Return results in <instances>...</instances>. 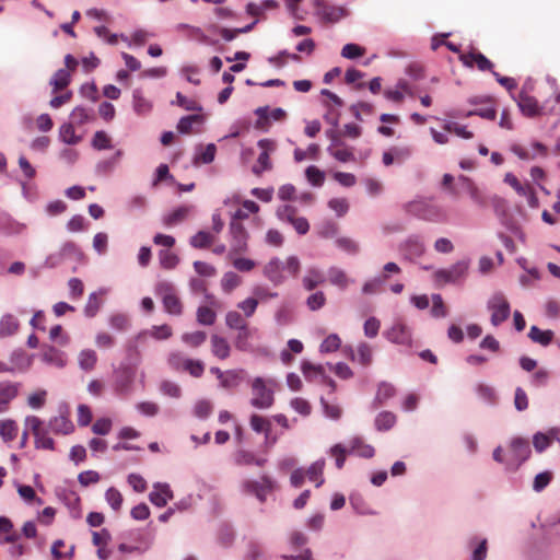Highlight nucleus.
<instances>
[{
  "mask_svg": "<svg viewBox=\"0 0 560 560\" xmlns=\"http://www.w3.org/2000/svg\"><path fill=\"white\" fill-rule=\"evenodd\" d=\"M217 153V147L213 143H209L205 147L199 154L195 156L194 163L199 164H209L214 160Z\"/></svg>",
  "mask_w": 560,
  "mask_h": 560,
  "instance_id": "53",
  "label": "nucleus"
},
{
  "mask_svg": "<svg viewBox=\"0 0 560 560\" xmlns=\"http://www.w3.org/2000/svg\"><path fill=\"white\" fill-rule=\"evenodd\" d=\"M358 361L360 364L366 366L371 364L373 358V350L366 342H361L357 349Z\"/></svg>",
  "mask_w": 560,
  "mask_h": 560,
  "instance_id": "60",
  "label": "nucleus"
},
{
  "mask_svg": "<svg viewBox=\"0 0 560 560\" xmlns=\"http://www.w3.org/2000/svg\"><path fill=\"white\" fill-rule=\"evenodd\" d=\"M259 206L253 200H244L242 202V208L237 209L232 217L231 221L241 222L246 220L249 213H257L259 211Z\"/></svg>",
  "mask_w": 560,
  "mask_h": 560,
  "instance_id": "37",
  "label": "nucleus"
},
{
  "mask_svg": "<svg viewBox=\"0 0 560 560\" xmlns=\"http://www.w3.org/2000/svg\"><path fill=\"white\" fill-rule=\"evenodd\" d=\"M396 416L390 411H383L375 418V428L378 431H387L396 423Z\"/></svg>",
  "mask_w": 560,
  "mask_h": 560,
  "instance_id": "44",
  "label": "nucleus"
},
{
  "mask_svg": "<svg viewBox=\"0 0 560 560\" xmlns=\"http://www.w3.org/2000/svg\"><path fill=\"white\" fill-rule=\"evenodd\" d=\"M528 337L536 343L548 346L552 341L553 332L551 330H541L537 326H532Z\"/></svg>",
  "mask_w": 560,
  "mask_h": 560,
  "instance_id": "42",
  "label": "nucleus"
},
{
  "mask_svg": "<svg viewBox=\"0 0 560 560\" xmlns=\"http://www.w3.org/2000/svg\"><path fill=\"white\" fill-rule=\"evenodd\" d=\"M328 281L340 290H346L354 281L347 272L338 267H330L327 271Z\"/></svg>",
  "mask_w": 560,
  "mask_h": 560,
  "instance_id": "22",
  "label": "nucleus"
},
{
  "mask_svg": "<svg viewBox=\"0 0 560 560\" xmlns=\"http://www.w3.org/2000/svg\"><path fill=\"white\" fill-rule=\"evenodd\" d=\"M325 467V460L319 459L313 463L307 470H305V477L312 482H315L316 487H320L324 483L323 470Z\"/></svg>",
  "mask_w": 560,
  "mask_h": 560,
  "instance_id": "31",
  "label": "nucleus"
},
{
  "mask_svg": "<svg viewBox=\"0 0 560 560\" xmlns=\"http://www.w3.org/2000/svg\"><path fill=\"white\" fill-rule=\"evenodd\" d=\"M407 211L422 220L431 222L447 221V213L442 207L424 200L409 202L407 205Z\"/></svg>",
  "mask_w": 560,
  "mask_h": 560,
  "instance_id": "2",
  "label": "nucleus"
},
{
  "mask_svg": "<svg viewBox=\"0 0 560 560\" xmlns=\"http://www.w3.org/2000/svg\"><path fill=\"white\" fill-rule=\"evenodd\" d=\"M217 319L215 312L208 306H200L197 311V320L201 325H213Z\"/></svg>",
  "mask_w": 560,
  "mask_h": 560,
  "instance_id": "55",
  "label": "nucleus"
},
{
  "mask_svg": "<svg viewBox=\"0 0 560 560\" xmlns=\"http://www.w3.org/2000/svg\"><path fill=\"white\" fill-rule=\"evenodd\" d=\"M230 252L229 256H237L248 248V233L242 222L231 221L229 226Z\"/></svg>",
  "mask_w": 560,
  "mask_h": 560,
  "instance_id": "5",
  "label": "nucleus"
},
{
  "mask_svg": "<svg viewBox=\"0 0 560 560\" xmlns=\"http://www.w3.org/2000/svg\"><path fill=\"white\" fill-rule=\"evenodd\" d=\"M71 82V74L69 70L59 69L50 80L54 88V93L66 89Z\"/></svg>",
  "mask_w": 560,
  "mask_h": 560,
  "instance_id": "43",
  "label": "nucleus"
},
{
  "mask_svg": "<svg viewBox=\"0 0 560 560\" xmlns=\"http://www.w3.org/2000/svg\"><path fill=\"white\" fill-rule=\"evenodd\" d=\"M468 262L457 261L447 269H440L434 273V279L440 284L455 283L464 279L468 271Z\"/></svg>",
  "mask_w": 560,
  "mask_h": 560,
  "instance_id": "7",
  "label": "nucleus"
},
{
  "mask_svg": "<svg viewBox=\"0 0 560 560\" xmlns=\"http://www.w3.org/2000/svg\"><path fill=\"white\" fill-rule=\"evenodd\" d=\"M133 108L140 115L148 114L152 108V104L143 96L140 90L133 91Z\"/></svg>",
  "mask_w": 560,
  "mask_h": 560,
  "instance_id": "48",
  "label": "nucleus"
},
{
  "mask_svg": "<svg viewBox=\"0 0 560 560\" xmlns=\"http://www.w3.org/2000/svg\"><path fill=\"white\" fill-rule=\"evenodd\" d=\"M557 430L551 429L548 433L538 432L534 435L533 444L537 452L545 451L557 435Z\"/></svg>",
  "mask_w": 560,
  "mask_h": 560,
  "instance_id": "41",
  "label": "nucleus"
},
{
  "mask_svg": "<svg viewBox=\"0 0 560 560\" xmlns=\"http://www.w3.org/2000/svg\"><path fill=\"white\" fill-rule=\"evenodd\" d=\"M282 271V261L279 258L270 259L264 267V275L276 285L281 284L285 279Z\"/></svg>",
  "mask_w": 560,
  "mask_h": 560,
  "instance_id": "20",
  "label": "nucleus"
},
{
  "mask_svg": "<svg viewBox=\"0 0 560 560\" xmlns=\"http://www.w3.org/2000/svg\"><path fill=\"white\" fill-rule=\"evenodd\" d=\"M307 180L314 186H322L325 180V173L318 167L311 165L305 171Z\"/></svg>",
  "mask_w": 560,
  "mask_h": 560,
  "instance_id": "61",
  "label": "nucleus"
},
{
  "mask_svg": "<svg viewBox=\"0 0 560 560\" xmlns=\"http://www.w3.org/2000/svg\"><path fill=\"white\" fill-rule=\"evenodd\" d=\"M25 425L34 435V443L37 450L54 451L55 442L49 436V431L44 427L43 421L36 416H28L25 419Z\"/></svg>",
  "mask_w": 560,
  "mask_h": 560,
  "instance_id": "3",
  "label": "nucleus"
},
{
  "mask_svg": "<svg viewBox=\"0 0 560 560\" xmlns=\"http://www.w3.org/2000/svg\"><path fill=\"white\" fill-rule=\"evenodd\" d=\"M124 152L122 150H117L113 156L107 160H103L98 162L96 168L100 173H109L120 161Z\"/></svg>",
  "mask_w": 560,
  "mask_h": 560,
  "instance_id": "56",
  "label": "nucleus"
},
{
  "mask_svg": "<svg viewBox=\"0 0 560 560\" xmlns=\"http://www.w3.org/2000/svg\"><path fill=\"white\" fill-rule=\"evenodd\" d=\"M243 370H229L225 371L223 377L220 380L222 387L230 389L237 387L243 380Z\"/></svg>",
  "mask_w": 560,
  "mask_h": 560,
  "instance_id": "35",
  "label": "nucleus"
},
{
  "mask_svg": "<svg viewBox=\"0 0 560 560\" xmlns=\"http://www.w3.org/2000/svg\"><path fill=\"white\" fill-rule=\"evenodd\" d=\"M258 147L261 149V153L257 159V164L253 167V172L260 175L262 172L269 171L272 167L269 155L276 150V143L270 139H261L258 141Z\"/></svg>",
  "mask_w": 560,
  "mask_h": 560,
  "instance_id": "11",
  "label": "nucleus"
},
{
  "mask_svg": "<svg viewBox=\"0 0 560 560\" xmlns=\"http://www.w3.org/2000/svg\"><path fill=\"white\" fill-rule=\"evenodd\" d=\"M92 147L98 151L112 149V138L103 130L96 131L92 138Z\"/></svg>",
  "mask_w": 560,
  "mask_h": 560,
  "instance_id": "51",
  "label": "nucleus"
},
{
  "mask_svg": "<svg viewBox=\"0 0 560 560\" xmlns=\"http://www.w3.org/2000/svg\"><path fill=\"white\" fill-rule=\"evenodd\" d=\"M172 328L171 326L164 324L160 326H153L150 330H144L140 332L137 336V341L145 340L148 336H151L152 338L156 340H165L168 339L172 336Z\"/></svg>",
  "mask_w": 560,
  "mask_h": 560,
  "instance_id": "27",
  "label": "nucleus"
},
{
  "mask_svg": "<svg viewBox=\"0 0 560 560\" xmlns=\"http://www.w3.org/2000/svg\"><path fill=\"white\" fill-rule=\"evenodd\" d=\"M488 308L491 311L493 326H499L510 316V304L502 293H497L489 300Z\"/></svg>",
  "mask_w": 560,
  "mask_h": 560,
  "instance_id": "8",
  "label": "nucleus"
},
{
  "mask_svg": "<svg viewBox=\"0 0 560 560\" xmlns=\"http://www.w3.org/2000/svg\"><path fill=\"white\" fill-rule=\"evenodd\" d=\"M443 129L463 139H471L474 137V133L471 131H468L465 126L459 125L458 122L455 121H447L443 126Z\"/></svg>",
  "mask_w": 560,
  "mask_h": 560,
  "instance_id": "52",
  "label": "nucleus"
},
{
  "mask_svg": "<svg viewBox=\"0 0 560 560\" xmlns=\"http://www.w3.org/2000/svg\"><path fill=\"white\" fill-rule=\"evenodd\" d=\"M102 301L97 293L93 292L89 295L88 302L84 307V314L88 317H94L100 311Z\"/></svg>",
  "mask_w": 560,
  "mask_h": 560,
  "instance_id": "59",
  "label": "nucleus"
},
{
  "mask_svg": "<svg viewBox=\"0 0 560 560\" xmlns=\"http://www.w3.org/2000/svg\"><path fill=\"white\" fill-rule=\"evenodd\" d=\"M182 339L188 346L197 348L206 341L207 334L205 331L187 332L183 335Z\"/></svg>",
  "mask_w": 560,
  "mask_h": 560,
  "instance_id": "62",
  "label": "nucleus"
},
{
  "mask_svg": "<svg viewBox=\"0 0 560 560\" xmlns=\"http://www.w3.org/2000/svg\"><path fill=\"white\" fill-rule=\"evenodd\" d=\"M20 328L19 320L11 314L3 315L0 319V337L13 336Z\"/></svg>",
  "mask_w": 560,
  "mask_h": 560,
  "instance_id": "29",
  "label": "nucleus"
},
{
  "mask_svg": "<svg viewBox=\"0 0 560 560\" xmlns=\"http://www.w3.org/2000/svg\"><path fill=\"white\" fill-rule=\"evenodd\" d=\"M42 360L45 363L54 365L58 369L63 368L67 363V357L65 352L52 346L43 347Z\"/></svg>",
  "mask_w": 560,
  "mask_h": 560,
  "instance_id": "18",
  "label": "nucleus"
},
{
  "mask_svg": "<svg viewBox=\"0 0 560 560\" xmlns=\"http://www.w3.org/2000/svg\"><path fill=\"white\" fill-rule=\"evenodd\" d=\"M242 283V278L233 272H225L221 280V287L224 292L231 293L235 288H237Z\"/></svg>",
  "mask_w": 560,
  "mask_h": 560,
  "instance_id": "49",
  "label": "nucleus"
},
{
  "mask_svg": "<svg viewBox=\"0 0 560 560\" xmlns=\"http://www.w3.org/2000/svg\"><path fill=\"white\" fill-rule=\"evenodd\" d=\"M192 210L190 206H180L177 209L173 210L171 213L164 217L163 222L166 226H173L183 222Z\"/></svg>",
  "mask_w": 560,
  "mask_h": 560,
  "instance_id": "30",
  "label": "nucleus"
},
{
  "mask_svg": "<svg viewBox=\"0 0 560 560\" xmlns=\"http://www.w3.org/2000/svg\"><path fill=\"white\" fill-rule=\"evenodd\" d=\"M210 345L211 353L219 360H225L230 357L232 348L226 338L214 334L210 338Z\"/></svg>",
  "mask_w": 560,
  "mask_h": 560,
  "instance_id": "19",
  "label": "nucleus"
},
{
  "mask_svg": "<svg viewBox=\"0 0 560 560\" xmlns=\"http://www.w3.org/2000/svg\"><path fill=\"white\" fill-rule=\"evenodd\" d=\"M515 101L522 114L527 117H536L547 113L545 107L539 105L537 100L528 95L524 90L520 92Z\"/></svg>",
  "mask_w": 560,
  "mask_h": 560,
  "instance_id": "12",
  "label": "nucleus"
},
{
  "mask_svg": "<svg viewBox=\"0 0 560 560\" xmlns=\"http://www.w3.org/2000/svg\"><path fill=\"white\" fill-rule=\"evenodd\" d=\"M252 336H253V330L249 328V326L238 329L237 334L234 338L235 348L240 351L250 350Z\"/></svg>",
  "mask_w": 560,
  "mask_h": 560,
  "instance_id": "36",
  "label": "nucleus"
},
{
  "mask_svg": "<svg viewBox=\"0 0 560 560\" xmlns=\"http://www.w3.org/2000/svg\"><path fill=\"white\" fill-rule=\"evenodd\" d=\"M278 8V2L275 0H264L259 4L256 3H249L248 4V12L252 15H260L266 11L273 10Z\"/></svg>",
  "mask_w": 560,
  "mask_h": 560,
  "instance_id": "58",
  "label": "nucleus"
},
{
  "mask_svg": "<svg viewBox=\"0 0 560 560\" xmlns=\"http://www.w3.org/2000/svg\"><path fill=\"white\" fill-rule=\"evenodd\" d=\"M385 337L393 343L409 346L411 343V332L402 323L394 324L386 332Z\"/></svg>",
  "mask_w": 560,
  "mask_h": 560,
  "instance_id": "16",
  "label": "nucleus"
},
{
  "mask_svg": "<svg viewBox=\"0 0 560 560\" xmlns=\"http://www.w3.org/2000/svg\"><path fill=\"white\" fill-rule=\"evenodd\" d=\"M459 60L467 68L476 67L479 71H490L492 73L493 63L477 49H471L468 52L459 54Z\"/></svg>",
  "mask_w": 560,
  "mask_h": 560,
  "instance_id": "9",
  "label": "nucleus"
},
{
  "mask_svg": "<svg viewBox=\"0 0 560 560\" xmlns=\"http://www.w3.org/2000/svg\"><path fill=\"white\" fill-rule=\"evenodd\" d=\"M225 325L230 329L238 330L248 326V323L237 311H229L225 315Z\"/></svg>",
  "mask_w": 560,
  "mask_h": 560,
  "instance_id": "46",
  "label": "nucleus"
},
{
  "mask_svg": "<svg viewBox=\"0 0 560 560\" xmlns=\"http://www.w3.org/2000/svg\"><path fill=\"white\" fill-rule=\"evenodd\" d=\"M317 14L326 22H338L346 14V11L341 7L328 5L322 2H317Z\"/></svg>",
  "mask_w": 560,
  "mask_h": 560,
  "instance_id": "21",
  "label": "nucleus"
},
{
  "mask_svg": "<svg viewBox=\"0 0 560 560\" xmlns=\"http://www.w3.org/2000/svg\"><path fill=\"white\" fill-rule=\"evenodd\" d=\"M105 498L107 503L112 506L113 510L118 511L121 508L124 498L121 493L114 487H110L106 493Z\"/></svg>",
  "mask_w": 560,
  "mask_h": 560,
  "instance_id": "64",
  "label": "nucleus"
},
{
  "mask_svg": "<svg viewBox=\"0 0 560 560\" xmlns=\"http://www.w3.org/2000/svg\"><path fill=\"white\" fill-rule=\"evenodd\" d=\"M272 381H265L262 377H255L252 382L250 405L257 409H269L275 402L273 389L270 387Z\"/></svg>",
  "mask_w": 560,
  "mask_h": 560,
  "instance_id": "1",
  "label": "nucleus"
},
{
  "mask_svg": "<svg viewBox=\"0 0 560 560\" xmlns=\"http://www.w3.org/2000/svg\"><path fill=\"white\" fill-rule=\"evenodd\" d=\"M326 302L325 293L323 291H316L306 299V306L314 312L324 307Z\"/></svg>",
  "mask_w": 560,
  "mask_h": 560,
  "instance_id": "54",
  "label": "nucleus"
},
{
  "mask_svg": "<svg viewBox=\"0 0 560 560\" xmlns=\"http://www.w3.org/2000/svg\"><path fill=\"white\" fill-rule=\"evenodd\" d=\"M21 389V383L9 380L0 382V413L8 410L9 405L14 400Z\"/></svg>",
  "mask_w": 560,
  "mask_h": 560,
  "instance_id": "15",
  "label": "nucleus"
},
{
  "mask_svg": "<svg viewBox=\"0 0 560 560\" xmlns=\"http://www.w3.org/2000/svg\"><path fill=\"white\" fill-rule=\"evenodd\" d=\"M149 499L155 506L163 508L173 499V492L167 483H156Z\"/></svg>",
  "mask_w": 560,
  "mask_h": 560,
  "instance_id": "17",
  "label": "nucleus"
},
{
  "mask_svg": "<svg viewBox=\"0 0 560 560\" xmlns=\"http://www.w3.org/2000/svg\"><path fill=\"white\" fill-rule=\"evenodd\" d=\"M234 462L238 466L256 465L262 467L267 463V458L257 457L253 452L241 450L235 453Z\"/></svg>",
  "mask_w": 560,
  "mask_h": 560,
  "instance_id": "26",
  "label": "nucleus"
},
{
  "mask_svg": "<svg viewBox=\"0 0 560 560\" xmlns=\"http://www.w3.org/2000/svg\"><path fill=\"white\" fill-rule=\"evenodd\" d=\"M510 453L515 462L523 463L530 454L529 444L526 440L516 438L512 440L510 445Z\"/></svg>",
  "mask_w": 560,
  "mask_h": 560,
  "instance_id": "23",
  "label": "nucleus"
},
{
  "mask_svg": "<svg viewBox=\"0 0 560 560\" xmlns=\"http://www.w3.org/2000/svg\"><path fill=\"white\" fill-rule=\"evenodd\" d=\"M256 114L259 116V119L256 124L257 128H264L269 117L273 120H281L285 117V112L282 108L272 109L268 116V109L265 107H259L256 109Z\"/></svg>",
  "mask_w": 560,
  "mask_h": 560,
  "instance_id": "33",
  "label": "nucleus"
},
{
  "mask_svg": "<svg viewBox=\"0 0 560 560\" xmlns=\"http://www.w3.org/2000/svg\"><path fill=\"white\" fill-rule=\"evenodd\" d=\"M214 241V237L211 233L206 231H199L190 238V245L195 248H207Z\"/></svg>",
  "mask_w": 560,
  "mask_h": 560,
  "instance_id": "47",
  "label": "nucleus"
},
{
  "mask_svg": "<svg viewBox=\"0 0 560 560\" xmlns=\"http://www.w3.org/2000/svg\"><path fill=\"white\" fill-rule=\"evenodd\" d=\"M327 152L341 163L354 162V149L352 147L345 148H327Z\"/></svg>",
  "mask_w": 560,
  "mask_h": 560,
  "instance_id": "39",
  "label": "nucleus"
},
{
  "mask_svg": "<svg viewBox=\"0 0 560 560\" xmlns=\"http://www.w3.org/2000/svg\"><path fill=\"white\" fill-rule=\"evenodd\" d=\"M504 183L509 184L518 195L527 198L528 206L537 208L539 200L536 196L534 188L529 184L523 185L515 175L508 173L504 177Z\"/></svg>",
  "mask_w": 560,
  "mask_h": 560,
  "instance_id": "13",
  "label": "nucleus"
},
{
  "mask_svg": "<svg viewBox=\"0 0 560 560\" xmlns=\"http://www.w3.org/2000/svg\"><path fill=\"white\" fill-rule=\"evenodd\" d=\"M19 434V427L14 420H0V436L4 442H12Z\"/></svg>",
  "mask_w": 560,
  "mask_h": 560,
  "instance_id": "32",
  "label": "nucleus"
},
{
  "mask_svg": "<svg viewBox=\"0 0 560 560\" xmlns=\"http://www.w3.org/2000/svg\"><path fill=\"white\" fill-rule=\"evenodd\" d=\"M59 138L67 144H77L81 141V137L75 135L72 124H63L59 129Z\"/></svg>",
  "mask_w": 560,
  "mask_h": 560,
  "instance_id": "45",
  "label": "nucleus"
},
{
  "mask_svg": "<svg viewBox=\"0 0 560 560\" xmlns=\"http://www.w3.org/2000/svg\"><path fill=\"white\" fill-rule=\"evenodd\" d=\"M79 366L84 371H92L97 363V354L94 350L84 349L78 357Z\"/></svg>",
  "mask_w": 560,
  "mask_h": 560,
  "instance_id": "38",
  "label": "nucleus"
},
{
  "mask_svg": "<svg viewBox=\"0 0 560 560\" xmlns=\"http://www.w3.org/2000/svg\"><path fill=\"white\" fill-rule=\"evenodd\" d=\"M510 150L521 160L530 161L537 156H545L547 154V148L540 142H533L529 147L514 143Z\"/></svg>",
  "mask_w": 560,
  "mask_h": 560,
  "instance_id": "14",
  "label": "nucleus"
},
{
  "mask_svg": "<svg viewBox=\"0 0 560 560\" xmlns=\"http://www.w3.org/2000/svg\"><path fill=\"white\" fill-rule=\"evenodd\" d=\"M249 424H250V428L256 433H265L266 440H269V435H270V431H271V422L267 418L254 413V415H252V417L249 419Z\"/></svg>",
  "mask_w": 560,
  "mask_h": 560,
  "instance_id": "34",
  "label": "nucleus"
},
{
  "mask_svg": "<svg viewBox=\"0 0 560 560\" xmlns=\"http://www.w3.org/2000/svg\"><path fill=\"white\" fill-rule=\"evenodd\" d=\"M349 452L354 453L363 458H371L374 456V447L370 444L364 443L361 438H353L349 443Z\"/></svg>",
  "mask_w": 560,
  "mask_h": 560,
  "instance_id": "28",
  "label": "nucleus"
},
{
  "mask_svg": "<svg viewBox=\"0 0 560 560\" xmlns=\"http://www.w3.org/2000/svg\"><path fill=\"white\" fill-rule=\"evenodd\" d=\"M167 362L174 371L187 372L194 377H200L205 372V364L202 361L186 358L180 352L171 353Z\"/></svg>",
  "mask_w": 560,
  "mask_h": 560,
  "instance_id": "4",
  "label": "nucleus"
},
{
  "mask_svg": "<svg viewBox=\"0 0 560 560\" xmlns=\"http://www.w3.org/2000/svg\"><path fill=\"white\" fill-rule=\"evenodd\" d=\"M302 372L305 376H308L310 372H315L317 374H320L324 376V381L327 384V386L330 387L331 392L336 389V383L332 378L324 375V369L322 365H314L311 362H303L302 363Z\"/></svg>",
  "mask_w": 560,
  "mask_h": 560,
  "instance_id": "50",
  "label": "nucleus"
},
{
  "mask_svg": "<svg viewBox=\"0 0 560 560\" xmlns=\"http://www.w3.org/2000/svg\"><path fill=\"white\" fill-rule=\"evenodd\" d=\"M325 281L323 272L316 268L311 267L306 270L302 278V285L306 291H313Z\"/></svg>",
  "mask_w": 560,
  "mask_h": 560,
  "instance_id": "25",
  "label": "nucleus"
},
{
  "mask_svg": "<svg viewBox=\"0 0 560 560\" xmlns=\"http://www.w3.org/2000/svg\"><path fill=\"white\" fill-rule=\"evenodd\" d=\"M48 428L54 433L63 435L70 434L74 430L72 421L66 415L51 418L49 420Z\"/></svg>",
  "mask_w": 560,
  "mask_h": 560,
  "instance_id": "24",
  "label": "nucleus"
},
{
  "mask_svg": "<svg viewBox=\"0 0 560 560\" xmlns=\"http://www.w3.org/2000/svg\"><path fill=\"white\" fill-rule=\"evenodd\" d=\"M156 293L161 295L164 310L171 315H180L183 312V304L175 293L174 287L168 282H160L155 289Z\"/></svg>",
  "mask_w": 560,
  "mask_h": 560,
  "instance_id": "6",
  "label": "nucleus"
},
{
  "mask_svg": "<svg viewBox=\"0 0 560 560\" xmlns=\"http://www.w3.org/2000/svg\"><path fill=\"white\" fill-rule=\"evenodd\" d=\"M160 264L165 269H174L179 262V258L171 250L163 249L159 253Z\"/></svg>",
  "mask_w": 560,
  "mask_h": 560,
  "instance_id": "57",
  "label": "nucleus"
},
{
  "mask_svg": "<svg viewBox=\"0 0 560 560\" xmlns=\"http://www.w3.org/2000/svg\"><path fill=\"white\" fill-rule=\"evenodd\" d=\"M458 185L469 195L472 202L478 207L485 208L488 206L489 199L487 195L476 185L471 178L460 175L458 177Z\"/></svg>",
  "mask_w": 560,
  "mask_h": 560,
  "instance_id": "10",
  "label": "nucleus"
},
{
  "mask_svg": "<svg viewBox=\"0 0 560 560\" xmlns=\"http://www.w3.org/2000/svg\"><path fill=\"white\" fill-rule=\"evenodd\" d=\"M424 253V245L418 237H410L405 243V255L409 259L418 258Z\"/></svg>",
  "mask_w": 560,
  "mask_h": 560,
  "instance_id": "40",
  "label": "nucleus"
},
{
  "mask_svg": "<svg viewBox=\"0 0 560 560\" xmlns=\"http://www.w3.org/2000/svg\"><path fill=\"white\" fill-rule=\"evenodd\" d=\"M365 54V48L357 44H346L341 49V56L347 59H357Z\"/></svg>",
  "mask_w": 560,
  "mask_h": 560,
  "instance_id": "63",
  "label": "nucleus"
}]
</instances>
